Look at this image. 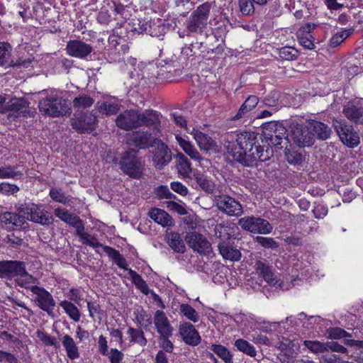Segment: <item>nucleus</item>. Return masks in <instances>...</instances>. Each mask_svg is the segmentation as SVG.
Wrapping results in <instances>:
<instances>
[{"label":"nucleus","mask_w":363,"mask_h":363,"mask_svg":"<svg viewBox=\"0 0 363 363\" xmlns=\"http://www.w3.org/2000/svg\"><path fill=\"white\" fill-rule=\"evenodd\" d=\"M257 134L255 132L244 131L240 133H228L225 136L224 147L234 160L244 167L257 166V162L269 160L274 155V150L269 147L257 145Z\"/></svg>","instance_id":"nucleus-1"},{"label":"nucleus","mask_w":363,"mask_h":363,"mask_svg":"<svg viewBox=\"0 0 363 363\" xmlns=\"http://www.w3.org/2000/svg\"><path fill=\"white\" fill-rule=\"evenodd\" d=\"M18 213L5 212L0 216V220L9 225L11 230H20L28 225L26 219L44 226H50L54 222L52 215L39 205L24 203L17 208Z\"/></svg>","instance_id":"nucleus-2"},{"label":"nucleus","mask_w":363,"mask_h":363,"mask_svg":"<svg viewBox=\"0 0 363 363\" xmlns=\"http://www.w3.org/2000/svg\"><path fill=\"white\" fill-rule=\"evenodd\" d=\"M0 278L11 280L15 279L18 282L30 281L35 279L26 270V263L17 260L0 261Z\"/></svg>","instance_id":"nucleus-3"},{"label":"nucleus","mask_w":363,"mask_h":363,"mask_svg":"<svg viewBox=\"0 0 363 363\" xmlns=\"http://www.w3.org/2000/svg\"><path fill=\"white\" fill-rule=\"evenodd\" d=\"M40 111L49 116L59 117L69 114L68 101L59 96H50L43 99L38 104Z\"/></svg>","instance_id":"nucleus-4"},{"label":"nucleus","mask_w":363,"mask_h":363,"mask_svg":"<svg viewBox=\"0 0 363 363\" xmlns=\"http://www.w3.org/2000/svg\"><path fill=\"white\" fill-rule=\"evenodd\" d=\"M33 280L26 282H18V285L29 289L34 295V301L37 306L43 311H45L49 315H54V308L55 301L52 296L44 288L38 286H30Z\"/></svg>","instance_id":"nucleus-5"},{"label":"nucleus","mask_w":363,"mask_h":363,"mask_svg":"<svg viewBox=\"0 0 363 363\" xmlns=\"http://www.w3.org/2000/svg\"><path fill=\"white\" fill-rule=\"evenodd\" d=\"M137 154L138 150L130 149L121 155L119 162L123 172L134 179L140 178L143 171V162Z\"/></svg>","instance_id":"nucleus-6"},{"label":"nucleus","mask_w":363,"mask_h":363,"mask_svg":"<svg viewBox=\"0 0 363 363\" xmlns=\"http://www.w3.org/2000/svg\"><path fill=\"white\" fill-rule=\"evenodd\" d=\"M211 6L205 2L197 7L186 22V28L192 33H202L208 23Z\"/></svg>","instance_id":"nucleus-7"},{"label":"nucleus","mask_w":363,"mask_h":363,"mask_svg":"<svg viewBox=\"0 0 363 363\" xmlns=\"http://www.w3.org/2000/svg\"><path fill=\"white\" fill-rule=\"evenodd\" d=\"M98 120L94 111L74 113L71 118V125L79 134L90 133L96 130Z\"/></svg>","instance_id":"nucleus-8"},{"label":"nucleus","mask_w":363,"mask_h":363,"mask_svg":"<svg viewBox=\"0 0 363 363\" xmlns=\"http://www.w3.org/2000/svg\"><path fill=\"white\" fill-rule=\"evenodd\" d=\"M238 225L246 231L257 234H269L273 229L269 221L255 216L243 217L239 219Z\"/></svg>","instance_id":"nucleus-9"},{"label":"nucleus","mask_w":363,"mask_h":363,"mask_svg":"<svg viewBox=\"0 0 363 363\" xmlns=\"http://www.w3.org/2000/svg\"><path fill=\"white\" fill-rule=\"evenodd\" d=\"M213 202L220 211L230 216H240L243 213L240 202L235 199L225 195L218 194L214 196Z\"/></svg>","instance_id":"nucleus-10"},{"label":"nucleus","mask_w":363,"mask_h":363,"mask_svg":"<svg viewBox=\"0 0 363 363\" xmlns=\"http://www.w3.org/2000/svg\"><path fill=\"white\" fill-rule=\"evenodd\" d=\"M289 137L298 147H309L315 142L309 128L298 123H291Z\"/></svg>","instance_id":"nucleus-11"},{"label":"nucleus","mask_w":363,"mask_h":363,"mask_svg":"<svg viewBox=\"0 0 363 363\" xmlns=\"http://www.w3.org/2000/svg\"><path fill=\"white\" fill-rule=\"evenodd\" d=\"M185 241L190 248L200 255H207L212 251L211 244L206 238L196 231L186 233Z\"/></svg>","instance_id":"nucleus-12"},{"label":"nucleus","mask_w":363,"mask_h":363,"mask_svg":"<svg viewBox=\"0 0 363 363\" xmlns=\"http://www.w3.org/2000/svg\"><path fill=\"white\" fill-rule=\"evenodd\" d=\"M336 130L341 141L350 147L357 146L359 143V138L352 125H347L345 122L336 121L335 123Z\"/></svg>","instance_id":"nucleus-13"},{"label":"nucleus","mask_w":363,"mask_h":363,"mask_svg":"<svg viewBox=\"0 0 363 363\" xmlns=\"http://www.w3.org/2000/svg\"><path fill=\"white\" fill-rule=\"evenodd\" d=\"M116 125L124 130H130L140 127L139 112L136 110H126L116 118Z\"/></svg>","instance_id":"nucleus-14"},{"label":"nucleus","mask_w":363,"mask_h":363,"mask_svg":"<svg viewBox=\"0 0 363 363\" xmlns=\"http://www.w3.org/2000/svg\"><path fill=\"white\" fill-rule=\"evenodd\" d=\"M155 139L147 131H135L128 134V143L140 149L155 146Z\"/></svg>","instance_id":"nucleus-15"},{"label":"nucleus","mask_w":363,"mask_h":363,"mask_svg":"<svg viewBox=\"0 0 363 363\" xmlns=\"http://www.w3.org/2000/svg\"><path fill=\"white\" fill-rule=\"evenodd\" d=\"M66 50L72 57L84 59L91 53L93 48L82 40H72L67 42Z\"/></svg>","instance_id":"nucleus-16"},{"label":"nucleus","mask_w":363,"mask_h":363,"mask_svg":"<svg viewBox=\"0 0 363 363\" xmlns=\"http://www.w3.org/2000/svg\"><path fill=\"white\" fill-rule=\"evenodd\" d=\"M254 269L256 274L262 277L268 284L276 286L278 284L279 281L274 274L273 267L267 261H256Z\"/></svg>","instance_id":"nucleus-17"},{"label":"nucleus","mask_w":363,"mask_h":363,"mask_svg":"<svg viewBox=\"0 0 363 363\" xmlns=\"http://www.w3.org/2000/svg\"><path fill=\"white\" fill-rule=\"evenodd\" d=\"M155 146L157 148L154 153L153 161L156 166L162 167L172 160V152L160 139H155Z\"/></svg>","instance_id":"nucleus-18"},{"label":"nucleus","mask_w":363,"mask_h":363,"mask_svg":"<svg viewBox=\"0 0 363 363\" xmlns=\"http://www.w3.org/2000/svg\"><path fill=\"white\" fill-rule=\"evenodd\" d=\"M153 323L160 336L173 335L174 328L163 311L157 310L155 313Z\"/></svg>","instance_id":"nucleus-19"},{"label":"nucleus","mask_w":363,"mask_h":363,"mask_svg":"<svg viewBox=\"0 0 363 363\" xmlns=\"http://www.w3.org/2000/svg\"><path fill=\"white\" fill-rule=\"evenodd\" d=\"M179 333L187 345L196 346L201 342V337L195 327L190 323H184L179 325Z\"/></svg>","instance_id":"nucleus-20"},{"label":"nucleus","mask_w":363,"mask_h":363,"mask_svg":"<svg viewBox=\"0 0 363 363\" xmlns=\"http://www.w3.org/2000/svg\"><path fill=\"white\" fill-rule=\"evenodd\" d=\"M165 240L169 247L177 253L184 254L186 245L183 238L178 232L166 231Z\"/></svg>","instance_id":"nucleus-21"},{"label":"nucleus","mask_w":363,"mask_h":363,"mask_svg":"<svg viewBox=\"0 0 363 363\" xmlns=\"http://www.w3.org/2000/svg\"><path fill=\"white\" fill-rule=\"evenodd\" d=\"M308 128L309 131L312 133L313 138L316 137L320 140L328 139L332 133V130L328 125L317 121L310 122Z\"/></svg>","instance_id":"nucleus-22"},{"label":"nucleus","mask_w":363,"mask_h":363,"mask_svg":"<svg viewBox=\"0 0 363 363\" xmlns=\"http://www.w3.org/2000/svg\"><path fill=\"white\" fill-rule=\"evenodd\" d=\"M54 214L61 220L74 228L76 230H80V229H82V225L84 223L79 216L73 213H70L68 211L60 208H55Z\"/></svg>","instance_id":"nucleus-23"},{"label":"nucleus","mask_w":363,"mask_h":363,"mask_svg":"<svg viewBox=\"0 0 363 363\" xmlns=\"http://www.w3.org/2000/svg\"><path fill=\"white\" fill-rule=\"evenodd\" d=\"M264 140H262L263 143L262 145H264V149L267 147H269L272 150V146L277 150H281L284 147L285 149L287 148L288 143H289V136L286 137H278L277 135L273 136L269 135L267 132H263Z\"/></svg>","instance_id":"nucleus-24"},{"label":"nucleus","mask_w":363,"mask_h":363,"mask_svg":"<svg viewBox=\"0 0 363 363\" xmlns=\"http://www.w3.org/2000/svg\"><path fill=\"white\" fill-rule=\"evenodd\" d=\"M191 133L194 136L201 150L207 152L216 149V142L208 135L198 130H195L194 128Z\"/></svg>","instance_id":"nucleus-25"},{"label":"nucleus","mask_w":363,"mask_h":363,"mask_svg":"<svg viewBox=\"0 0 363 363\" xmlns=\"http://www.w3.org/2000/svg\"><path fill=\"white\" fill-rule=\"evenodd\" d=\"M139 123L140 127L143 125L152 126L154 129H157L160 123L158 113L150 109H147L142 113H139Z\"/></svg>","instance_id":"nucleus-26"},{"label":"nucleus","mask_w":363,"mask_h":363,"mask_svg":"<svg viewBox=\"0 0 363 363\" xmlns=\"http://www.w3.org/2000/svg\"><path fill=\"white\" fill-rule=\"evenodd\" d=\"M218 249L222 257L230 261H239L241 258V252L233 245L225 242L218 244Z\"/></svg>","instance_id":"nucleus-27"},{"label":"nucleus","mask_w":363,"mask_h":363,"mask_svg":"<svg viewBox=\"0 0 363 363\" xmlns=\"http://www.w3.org/2000/svg\"><path fill=\"white\" fill-rule=\"evenodd\" d=\"M148 215L152 220L163 227H169L174 225L173 219L164 210L154 208L149 212Z\"/></svg>","instance_id":"nucleus-28"},{"label":"nucleus","mask_w":363,"mask_h":363,"mask_svg":"<svg viewBox=\"0 0 363 363\" xmlns=\"http://www.w3.org/2000/svg\"><path fill=\"white\" fill-rule=\"evenodd\" d=\"M194 179L199 189L202 191L208 194H212L215 191L216 184L212 179L207 175L202 173H195L194 174Z\"/></svg>","instance_id":"nucleus-29"},{"label":"nucleus","mask_w":363,"mask_h":363,"mask_svg":"<svg viewBox=\"0 0 363 363\" xmlns=\"http://www.w3.org/2000/svg\"><path fill=\"white\" fill-rule=\"evenodd\" d=\"M29 102L23 98H14L6 105V110L11 111L16 117H21L25 108H28Z\"/></svg>","instance_id":"nucleus-30"},{"label":"nucleus","mask_w":363,"mask_h":363,"mask_svg":"<svg viewBox=\"0 0 363 363\" xmlns=\"http://www.w3.org/2000/svg\"><path fill=\"white\" fill-rule=\"evenodd\" d=\"M176 160L178 173L184 178H189L192 168L188 158L184 154L178 153L176 156Z\"/></svg>","instance_id":"nucleus-31"},{"label":"nucleus","mask_w":363,"mask_h":363,"mask_svg":"<svg viewBox=\"0 0 363 363\" xmlns=\"http://www.w3.org/2000/svg\"><path fill=\"white\" fill-rule=\"evenodd\" d=\"M61 341L70 359H75L79 357L77 344L71 336L65 335L61 338Z\"/></svg>","instance_id":"nucleus-32"},{"label":"nucleus","mask_w":363,"mask_h":363,"mask_svg":"<svg viewBox=\"0 0 363 363\" xmlns=\"http://www.w3.org/2000/svg\"><path fill=\"white\" fill-rule=\"evenodd\" d=\"M343 113L349 120L357 123L363 116V107L348 102L344 107Z\"/></svg>","instance_id":"nucleus-33"},{"label":"nucleus","mask_w":363,"mask_h":363,"mask_svg":"<svg viewBox=\"0 0 363 363\" xmlns=\"http://www.w3.org/2000/svg\"><path fill=\"white\" fill-rule=\"evenodd\" d=\"M94 103L93 98L87 94H82L76 96L73 101L72 105L75 110V113H81L83 109L91 107Z\"/></svg>","instance_id":"nucleus-34"},{"label":"nucleus","mask_w":363,"mask_h":363,"mask_svg":"<svg viewBox=\"0 0 363 363\" xmlns=\"http://www.w3.org/2000/svg\"><path fill=\"white\" fill-rule=\"evenodd\" d=\"M259 99L254 95L250 96L242 104L236 115L233 118V120H238L245 116L249 111L252 110L258 104Z\"/></svg>","instance_id":"nucleus-35"},{"label":"nucleus","mask_w":363,"mask_h":363,"mask_svg":"<svg viewBox=\"0 0 363 363\" xmlns=\"http://www.w3.org/2000/svg\"><path fill=\"white\" fill-rule=\"evenodd\" d=\"M127 334L130 343L138 344L141 347L147 345V340L141 329L129 327L127 330Z\"/></svg>","instance_id":"nucleus-36"},{"label":"nucleus","mask_w":363,"mask_h":363,"mask_svg":"<svg viewBox=\"0 0 363 363\" xmlns=\"http://www.w3.org/2000/svg\"><path fill=\"white\" fill-rule=\"evenodd\" d=\"M263 132H267L269 135L278 137L289 136L285 127L279 122L271 121L263 125Z\"/></svg>","instance_id":"nucleus-37"},{"label":"nucleus","mask_w":363,"mask_h":363,"mask_svg":"<svg viewBox=\"0 0 363 363\" xmlns=\"http://www.w3.org/2000/svg\"><path fill=\"white\" fill-rule=\"evenodd\" d=\"M177 140L182 150L193 160L197 162L202 160V157L198 150L189 141L177 136Z\"/></svg>","instance_id":"nucleus-38"},{"label":"nucleus","mask_w":363,"mask_h":363,"mask_svg":"<svg viewBox=\"0 0 363 363\" xmlns=\"http://www.w3.org/2000/svg\"><path fill=\"white\" fill-rule=\"evenodd\" d=\"M104 251L114 261V262L121 269L127 270V262L119 252L109 246H104Z\"/></svg>","instance_id":"nucleus-39"},{"label":"nucleus","mask_w":363,"mask_h":363,"mask_svg":"<svg viewBox=\"0 0 363 363\" xmlns=\"http://www.w3.org/2000/svg\"><path fill=\"white\" fill-rule=\"evenodd\" d=\"M128 274L131 278L132 282L143 294L147 295L150 293V289L147 283L140 274L133 269H128Z\"/></svg>","instance_id":"nucleus-40"},{"label":"nucleus","mask_w":363,"mask_h":363,"mask_svg":"<svg viewBox=\"0 0 363 363\" xmlns=\"http://www.w3.org/2000/svg\"><path fill=\"white\" fill-rule=\"evenodd\" d=\"M60 306L74 321L78 322L80 320V312L74 303L68 301H62L60 303Z\"/></svg>","instance_id":"nucleus-41"},{"label":"nucleus","mask_w":363,"mask_h":363,"mask_svg":"<svg viewBox=\"0 0 363 363\" xmlns=\"http://www.w3.org/2000/svg\"><path fill=\"white\" fill-rule=\"evenodd\" d=\"M234 345L239 351L250 357L256 356L257 352L255 347L245 340L238 339L235 341Z\"/></svg>","instance_id":"nucleus-42"},{"label":"nucleus","mask_w":363,"mask_h":363,"mask_svg":"<svg viewBox=\"0 0 363 363\" xmlns=\"http://www.w3.org/2000/svg\"><path fill=\"white\" fill-rule=\"evenodd\" d=\"M211 350L221 358L225 363H233V355L225 346L221 345H212Z\"/></svg>","instance_id":"nucleus-43"},{"label":"nucleus","mask_w":363,"mask_h":363,"mask_svg":"<svg viewBox=\"0 0 363 363\" xmlns=\"http://www.w3.org/2000/svg\"><path fill=\"white\" fill-rule=\"evenodd\" d=\"M180 313L188 320L196 323L199 320V315L198 312L190 305L182 303L179 306Z\"/></svg>","instance_id":"nucleus-44"},{"label":"nucleus","mask_w":363,"mask_h":363,"mask_svg":"<svg viewBox=\"0 0 363 363\" xmlns=\"http://www.w3.org/2000/svg\"><path fill=\"white\" fill-rule=\"evenodd\" d=\"M96 107L99 113L106 116L113 115L119 111V106L116 104H110L107 102H98Z\"/></svg>","instance_id":"nucleus-45"},{"label":"nucleus","mask_w":363,"mask_h":363,"mask_svg":"<svg viewBox=\"0 0 363 363\" xmlns=\"http://www.w3.org/2000/svg\"><path fill=\"white\" fill-rule=\"evenodd\" d=\"M303 345L313 353H323L327 352L326 342L318 340H304Z\"/></svg>","instance_id":"nucleus-46"},{"label":"nucleus","mask_w":363,"mask_h":363,"mask_svg":"<svg viewBox=\"0 0 363 363\" xmlns=\"http://www.w3.org/2000/svg\"><path fill=\"white\" fill-rule=\"evenodd\" d=\"M49 195L52 200L62 204H68L71 201L70 197L66 196L61 189L52 188L50 190Z\"/></svg>","instance_id":"nucleus-47"},{"label":"nucleus","mask_w":363,"mask_h":363,"mask_svg":"<svg viewBox=\"0 0 363 363\" xmlns=\"http://www.w3.org/2000/svg\"><path fill=\"white\" fill-rule=\"evenodd\" d=\"M279 57L284 60H294L298 56V52L293 47H283L279 50Z\"/></svg>","instance_id":"nucleus-48"},{"label":"nucleus","mask_w":363,"mask_h":363,"mask_svg":"<svg viewBox=\"0 0 363 363\" xmlns=\"http://www.w3.org/2000/svg\"><path fill=\"white\" fill-rule=\"evenodd\" d=\"M352 29H348L336 33L330 38V46L332 48H336L337 46L340 45L347 38H348L352 34Z\"/></svg>","instance_id":"nucleus-49"},{"label":"nucleus","mask_w":363,"mask_h":363,"mask_svg":"<svg viewBox=\"0 0 363 363\" xmlns=\"http://www.w3.org/2000/svg\"><path fill=\"white\" fill-rule=\"evenodd\" d=\"M176 8L180 15L185 16L189 12L193 9L194 6V1L189 0H176Z\"/></svg>","instance_id":"nucleus-50"},{"label":"nucleus","mask_w":363,"mask_h":363,"mask_svg":"<svg viewBox=\"0 0 363 363\" xmlns=\"http://www.w3.org/2000/svg\"><path fill=\"white\" fill-rule=\"evenodd\" d=\"M36 336L39 338L45 345L53 346L55 348L60 347V344L57 342L56 338L50 336L43 330H38L36 331Z\"/></svg>","instance_id":"nucleus-51"},{"label":"nucleus","mask_w":363,"mask_h":363,"mask_svg":"<svg viewBox=\"0 0 363 363\" xmlns=\"http://www.w3.org/2000/svg\"><path fill=\"white\" fill-rule=\"evenodd\" d=\"M285 157L289 163L291 164L296 165L301 164L304 160L303 156L301 153L297 151H291L290 150L285 149Z\"/></svg>","instance_id":"nucleus-52"},{"label":"nucleus","mask_w":363,"mask_h":363,"mask_svg":"<svg viewBox=\"0 0 363 363\" xmlns=\"http://www.w3.org/2000/svg\"><path fill=\"white\" fill-rule=\"evenodd\" d=\"M297 37L298 43L303 48L308 50L314 49V38L311 34L298 33Z\"/></svg>","instance_id":"nucleus-53"},{"label":"nucleus","mask_w":363,"mask_h":363,"mask_svg":"<svg viewBox=\"0 0 363 363\" xmlns=\"http://www.w3.org/2000/svg\"><path fill=\"white\" fill-rule=\"evenodd\" d=\"M11 50L9 43L0 42V66L4 65L8 61Z\"/></svg>","instance_id":"nucleus-54"},{"label":"nucleus","mask_w":363,"mask_h":363,"mask_svg":"<svg viewBox=\"0 0 363 363\" xmlns=\"http://www.w3.org/2000/svg\"><path fill=\"white\" fill-rule=\"evenodd\" d=\"M328 337L330 339L352 337V335L340 328H332L327 330Z\"/></svg>","instance_id":"nucleus-55"},{"label":"nucleus","mask_w":363,"mask_h":363,"mask_svg":"<svg viewBox=\"0 0 363 363\" xmlns=\"http://www.w3.org/2000/svg\"><path fill=\"white\" fill-rule=\"evenodd\" d=\"M255 240L264 248L274 250L279 247V244L272 238L257 236Z\"/></svg>","instance_id":"nucleus-56"},{"label":"nucleus","mask_w":363,"mask_h":363,"mask_svg":"<svg viewBox=\"0 0 363 363\" xmlns=\"http://www.w3.org/2000/svg\"><path fill=\"white\" fill-rule=\"evenodd\" d=\"M15 168L11 166L3 167L0 168V179L14 178L22 175L19 171H15Z\"/></svg>","instance_id":"nucleus-57"},{"label":"nucleus","mask_w":363,"mask_h":363,"mask_svg":"<svg viewBox=\"0 0 363 363\" xmlns=\"http://www.w3.org/2000/svg\"><path fill=\"white\" fill-rule=\"evenodd\" d=\"M239 6L242 14L245 16L251 15L255 11L253 2L251 0H240Z\"/></svg>","instance_id":"nucleus-58"},{"label":"nucleus","mask_w":363,"mask_h":363,"mask_svg":"<svg viewBox=\"0 0 363 363\" xmlns=\"http://www.w3.org/2000/svg\"><path fill=\"white\" fill-rule=\"evenodd\" d=\"M172 335L159 336L158 342L160 347L167 352H172L174 350L173 343L169 340Z\"/></svg>","instance_id":"nucleus-59"},{"label":"nucleus","mask_w":363,"mask_h":363,"mask_svg":"<svg viewBox=\"0 0 363 363\" xmlns=\"http://www.w3.org/2000/svg\"><path fill=\"white\" fill-rule=\"evenodd\" d=\"M156 196L160 199H175L174 194H173L166 186H160L156 191Z\"/></svg>","instance_id":"nucleus-60"},{"label":"nucleus","mask_w":363,"mask_h":363,"mask_svg":"<svg viewBox=\"0 0 363 363\" xmlns=\"http://www.w3.org/2000/svg\"><path fill=\"white\" fill-rule=\"evenodd\" d=\"M19 191V188L15 184L6 182L0 184V193L4 194H13Z\"/></svg>","instance_id":"nucleus-61"},{"label":"nucleus","mask_w":363,"mask_h":363,"mask_svg":"<svg viewBox=\"0 0 363 363\" xmlns=\"http://www.w3.org/2000/svg\"><path fill=\"white\" fill-rule=\"evenodd\" d=\"M326 347L327 352L328 350H331L333 352H339L342 354L347 353V349L337 342H327Z\"/></svg>","instance_id":"nucleus-62"},{"label":"nucleus","mask_w":363,"mask_h":363,"mask_svg":"<svg viewBox=\"0 0 363 363\" xmlns=\"http://www.w3.org/2000/svg\"><path fill=\"white\" fill-rule=\"evenodd\" d=\"M88 310L90 317L94 318L95 315H103L104 311L96 302H87Z\"/></svg>","instance_id":"nucleus-63"},{"label":"nucleus","mask_w":363,"mask_h":363,"mask_svg":"<svg viewBox=\"0 0 363 363\" xmlns=\"http://www.w3.org/2000/svg\"><path fill=\"white\" fill-rule=\"evenodd\" d=\"M111 363H121L123 358V354L117 349H111L108 357Z\"/></svg>","instance_id":"nucleus-64"}]
</instances>
